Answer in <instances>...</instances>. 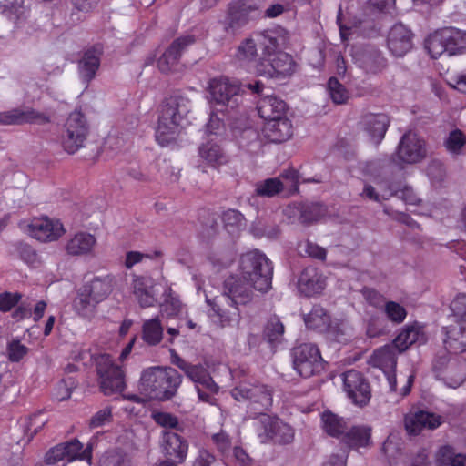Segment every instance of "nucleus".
Wrapping results in <instances>:
<instances>
[{
	"label": "nucleus",
	"instance_id": "obj_14",
	"mask_svg": "<svg viewBox=\"0 0 466 466\" xmlns=\"http://www.w3.org/2000/svg\"><path fill=\"white\" fill-rule=\"evenodd\" d=\"M28 234L42 242L57 240L66 232L64 225L59 219H53L46 216L34 218L27 224Z\"/></svg>",
	"mask_w": 466,
	"mask_h": 466
},
{
	"label": "nucleus",
	"instance_id": "obj_51",
	"mask_svg": "<svg viewBox=\"0 0 466 466\" xmlns=\"http://www.w3.org/2000/svg\"><path fill=\"white\" fill-rule=\"evenodd\" d=\"M327 90L331 101L336 105L346 104L350 99L349 90L335 76L329 79Z\"/></svg>",
	"mask_w": 466,
	"mask_h": 466
},
{
	"label": "nucleus",
	"instance_id": "obj_45",
	"mask_svg": "<svg viewBox=\"0 0 466 466\" xmlns=\"http://www.w3.org/2000/svg\"><path fill=\"white\" fill-rule=\"evenodd\" d=\"M134 295L140 307H153L157 299L153 285H148L144 279H137L134 284Z\"/></svg>",
	"mask_w": 466,
	"mask_h": 466
},
{
	"label": "nucleus",
	"instance_id": "obj_33",
	"mask_svg": "<svg viewBox=\"0 0 466 466\" xmlns=\"http://www.w3.org/2000/svg\"><path fill=\"white\" fill-rule=\"evenodd\" d=\"M359 66L369 75L381 73L387 66V60L376 48L365 49L358 58Z\"/></svg>",
	"mask_w": 466,
	"mask_h": 466
},
{
	"label": "nucleus",
	"instance_id": "obj_17",
	"mask_svg": "<svg viewBox=\"0 0 466 466\" xmlns=\"http://www.w3.org/2000/svg\"><path fill=\"white\" fill-rule=\"evenodd\" d=\"M444 349L452 354L466 352V320L454 319L441 328Z\"/></svg>",
	"mask_w": 466,
	"mask_h": 466
},
{
	"label": "nucleus",
	"instance_id": "obj_19",
	"mask_svg": "<svg viewBox=\"0 0 466 466\" xmlns=\"http://www.w3.org/2000/svg\"><path fill=\"white\" fill-rule=\"evenodd\" d=\"M161 450L167 458L166 461L174 464L182 463L187 455L188 443L181 435L170 431H165L161 440Z\"/></svg>",
	"mask_w": 466,
	"mask_h": 466
},
{
	"label": "nucleus",
	"instance_id": "obj_4",
	"mask_svg": "<svg viewBox=\"0 0 466 466\" xmlns=\"http://www.w3.org/2000/svg\"><path fill=\"white\" fill-rule=\"evenodd\" d=\"M96 371L101 391L106 395L120 393L126 389L125 372L109 354H100L96 360Z\"/></svg>",
	"mask_w": 466,
	"mask_h": 466
},
{
	"label": "nucleus",
	"instance_id": "obj_8",
	"mask_svg": "<svg viewBox=\"0 0 466 466\" xmlns=\"http://www.w3.org/2000/svg\"><path fill=\"white\" fill-rule=\"evenodd\" d=\"M89 127L84 114L79 110L72 112L65 124L62 135V146L68 154H75L81 147L88 136Z\"/></svg>",
	"mask_w": 466,
	"mask_h": 466
},
{
	"label": "nucleus",
	"instance_id": "obj_1",
	"mask_svg": "<svg viewBox=\"0 0 466 466\" xmlns=\"http://www.w3.org/2000/svg\"><path fill=\"white\" fill-rule=\"evenodd\" d=\"M182 383V376L171 367L155 366L144 370L138 388L150 400L167 401L176 396Z\"/></svg>",
	"mask_w": 466,
	"mask_h": 466
},
{
	"label": "nucleus",
	"instance_id": "obj_5",
	"mask_svg": "<svg viewBox=\"0 0 466 466\" xmlns=\"http://www.w3.org/2000/svg\"><path fill=\"white\" fill-rule=\"evenodd\" d=\"M232 397L238 401H247V408L254 415L261 416L268 410L273 402L272 390L261 383L243 382L231 391Z\"/></svg>",
	"mask_w": 466,
	"mask_h": 466
},
{
	"label": "nucleus",
	"instance_id": "obj_62",
	"mask_svg": "<svg viewBox=\"0 0 466 466\" xmlns=\"http://www.w3.org/2000/svg\"><path fill=\"white\" fill-rule=\"evenodd\" d=\"M362 295L367 303L376 309H383L386 301L385 297L372 288H364Z\"/></svg>",
	"mask_w": 466,
	"mask_h": 466
},
{
	"label": "nucleus",
	"instance_id": "obj_60",
	"mask_svg": "<svg viewBox=\"0 0 466 466\" xmlns=\"http://www.w3.org/2000/svg\"><path fill=\"white\" fill-rule=\"evenodd\" d=\"M454 319L466 320V293L458 294L451 303Z\"/></svg>",
	"mask_w": 466,
	"mask_h": 466
},
{
	"label": "nucleus",
	"instance_id": "obj_59",
	"mask_svg": "<svg viewBox=\"0 0 466 466\" xmlns=\"http://www.w3.org/2000/svg\"><path fill=\"white\" fill-rule=\"evenodd\" d=\"M299 248H300L301 252H304L305 255L311 258L322 261L326 259V249L318 244L311 242L310 240H306L303 244H299Z\"/></svg>",
	"mask_w": 466,
	"mask_h": 466
},
{
	"label": "nucleus",
	"instance_id": "obj_13",
	"mask_svg": "<svg viewBox=\"0 0 466 466\" xmlns=\"http://www.w3.org/2000/svg\"><path fill=\"white\" fill-rule=\"evenodd\" d=\"M255 41L261 51V56H272L282 51L289 41V34L281 26L254 32Z\"/></svg>",
	"mask_w": 466,
	"mask_h": 466
},
{
	"label": "nucleus",
	"instance_id": "obj_34",
	"mask_svg": "<svg viewBox=\"0 0 466 466\" xmlns=\"http://www.w3.org/2000/svg\"><path fill=\"white\" fill-rule=\"evenodd\" d=\"M425 341L426 336L423 327L420 323L414 322L405 326L402 331L396 337L394 343L400 351H404L415 343L422 344Z\"/></svg>",
	"mask_w": 466,
	"mask_h": 466
},
{
	"label": "nucleus",
	"instance_id": "obj_23",
	"mask_svg": "<svg viewBox=\"0 0 466 466\" xmlns=\"http://www.w3.org/2000/svg\"><path fill=\"white\" fill-rule=\"evenodd\" d=\"M196 41L194 35H188L175 39L157 60V66L163 73H169L181 57L183 51Z\"/></svg>",
	"mask_w": 466,
	"mask_h": 466
},
{
	"label": "nucleus",
	"instance_id": "obj_64",
	"mask_svg": "<svg viewBox=\"0 0 466 466\" xmlns=\"http://www.w3.org/2000/svg\"><path fill=\"white\" fill-rule=\"evenodd\" d=\"M65 447L62 443L56 445L55 447L49 449L45 454L44 461L47 465H54L58 463L59 461L66 460L65 451Z\"/></svg>",
	"mask_w": 466,
	"mask_h": 466
},
{
	"label": "nucleus",
	"instance_id": "obj_24",
	"mask_svg": "<svg viewBox=\"0 0 466 466\" xmlns=\"http://www.w3.org/2000/svg\"><path fill=\"white\" fill-rule=\"evenodd\" d=\"M104 46L97 43L86 48L78 63L79 74L83 82L88 84L96 76L101 64Z\"/></svg>",
	"mask_w": 466,
	"mask_h": 466
},
{
	"label": "nucleus",
	"instance_id": "obj_50",
	"mask_svg": "<svg viewBox=\"0 0 466 466\" xmlns=\"http://www.w3.org/2000/svg\"><path fill=\"white\" fill-rule=\"evenodd\" d=\"M284 185L279 177H271L256 184L255 193L258 197L273 198L282 192Z\"/></svg>",
	"mask_w": 466,
	"mask_h": 466
},
{
	"label": "nucleus",
	"instance_id": "obj_58",
	"mask_svg": "<svg viewBox=\"0 0 466 466\" xmlns=\"http://www.w3.org/2000/svg\"><path fill=\"white\" fill-rule=\"evenodd\" d=\"M23 294L15 291H4L0 293V312L7 313L15 309L16 305L21 301Z\"/></svg>",
	"mask_w": 466,
	"mask_h": 466
},
{
	"label": "nucleus",
	"instance_id": "obj_18",
	"mask_svg": "<svg viewBox=\"0 0 466 466\" xmlns=\"http://www.w3.org/2000/svg\"><path fill=\"white\" fill-rule=\"evenodd\" d=\"M252 286L244 279L231 276L225 280L222 299L226 304H233L237 307L247 305L252 300Z\"/></svg>",
	"mask_w": 466,
	"mask_h": 466
},
{
	"label": "nucleus",
	"instance_id": "obj_27",
	"mask_svg": "<svg viewBox=\"0 0 466 466\" xmlns=\"http://www.w3.org/2000/svg\"><path fill=\"white\" fill-rule=\"evenodd\" d=\"M325 287V277L316 268H304L299 278V290L306 297L320 294Z\"/></svg>",
	"mask_w": 466,
	"mask_h": 466
},
{
	"label": "nucleus",
	"instance_id": "obj_35",
	"mask_svg": "<svg viewBox=\"0 0 466 466\" xmlns=\"http://www.w3.org/2000/svg\"><path fill=\"white\" fill-rule=\"evenodd\" d=\"M83 288L92 296L95 303L104 301L113 290L114 277L106 275L104 277H95L90 281L84 283Z\"/></svg>",
	"mask_w": 466,
	"mask_h": 466
},
{
	"label": "nucleus",
	"instance_id": "obj_16",
	"mask_svg": "<svg viewBox=\"0 0 466 466\" xmlns=\"http://www.w3.org/2000/svg\"><path fill=\"white\" fill-rule=\"evenodd\" d=\"M258 9L255 3L249 0H233L228 5L224 20L225 30H236L246 25L250 14Z\"/></svg>",
	"mask_w": 466,
	"mask_h": 466
},
{
	"label": "nucleus",
	"instance_id": "obj_53",
	"mask_svg": "<svg viewBox=\"0 0 466 466\" xmlns=\"http://www.w3.org/2000/svg\"><path fill=\"white\" fill-rule=\"evenodd\" d=\"M465 145L466 136L458 128L450 132L447 138L444 140L446 150L452 156L461 155Z\"/></svg>",
	"mask_w": 466,
	"mask_h": 466
},
{
	"label": "nucleus",
	"instance_id": "obj_47",
	"mask_svg": "<svg viewBox=\"0 0 466 466\" xmlns=\"http://www.w3.org/2000/svg\"><path fill=\"white\" fill-rule=\"evenodd\" d=\"M62 445L66 448V461H73L76 460L91 461L92 450L90 447L84 449L83 444L77 440L73 439L69 441L63 442Z\"/></svg>",
	"mask_w": 466,
	"mask_h": 466
},
{
	"label": "nucleus",
	"instance_id": "obj_36",
	"mask_svg": "<svg viewBox=\"0 0 466 466\" xmlns=\"http://www.w3.org/2000/svg\"><path fill=\"white\" fill-rule=\"evenodd\" d=\"M258 45L255 41L254 33L249 37H247L239 44L237 52L236 59L241 64L249 66L254 64V67L260 59L258 56Z\"/></svg>",
	"mask_w": 466,
	"mask_h": 466
},
{
	"label": "nucleus",
	"instance_id": "obj_28",
	"mask_svg": "<svg viewBox=\"0 0 466 466\" xmlns=\"http://www.w3.org/2000/svg\"><path fill=\"white\" fill-rule=\"evenodd\" d=\"M265 137L272 143H282L289 139L293 134V126L286 115L265 122L263 127Z\"/></svg>",
	"mask_w": 466,
	"mask_h": 466
},
{
	"label": "nucleus",
	"instance_id": "obj_56",
	"mask_svg": "<svg viewBox=\"0 0 466 466\" xmlns=\"http://www.w3.org/2000/svg\"><path fill=\"white\" fill-rule=\"evenodd\" d=\"M224 228L228 233L238 231L244 221V216L237 209H228L222 214Z\"/></svg>",
	"mask_w": 466,
	"mask_h": 466
},
{
	"label": "nucleus",
	"instance_id": "obj_52",
	"mask_svg": "<svg viewBox=\"0 0 466 466\" xmlns=\"http://www.w3.org/2000/svg\"><path fill=\"white\" fill-rule=\"evenodd\" d=\"M180 310V300L172 294L171 289H167L164 292V301L160 304L161 315L167 319H171L177 316Z\"/></svg>",
	"mask_w": 466,
	"mask_h": 466
},
{
	"label": "nucleus",
	"instance_id": "obj_30",
	"mask_svg": "<svg viewBox=\"0 0 466 466\" xmlns=\"http://www.w3.org/2000/svg\"><path fill=\"white\" fill-rule=\"evenodd\" d=\"M371 428L366 425H357L347 429L341 438V443L350 449L358 451L372 445Z\"/></svg>",
	"mask_w": 466,
	"mask_h": 466
},
{
	"label": "nucleus",
	"instance_id": "obj_61",
	"mask_svg": "<svg viewBox=\"0 0 466 466\" xmlns=\"http://www.w3.org/2000/svg\"><path fill=\"white\" fill-rule=\"evenodd\" d=\"M112 408L106 407L96 412L89 420L88 426L90 429H96L106 425L112 420Z\"/></svg>",
	"mask_w": 466,
	"mask_h": 466
},
{
	"label": "nucleus",
	"instance_id": "obj_3",
	"mask_svg": "<svg viewBox=\"0 0 466 466\" xmlns=\"http://www.w3.org/2000/svg\"><path fill=\"white\" fill-rule=\"evenodd\" d=\"M239 272L242 279L249 283L254 289L264 293L271 289L273 265L268 258L258 249L241 255Z\"/></svg>",
	"mask_w": 466,
	"mask_h": 466
},
{
	"label": "nucleus",
	"instance_id": "obj_57",
	"mask_svg": "<svg viewBox=\"0 0 466 466\" xmlns=\"http://www.w3.org/2000/svg\"><path fill=\"white\" fill-rule=\"evenodd\" d=\"M323 215L322 206L319 204H311L302 207L299 221L304 225H309L318 221Z\"/></svg>",
	"mask_w": 466,
	"mask_h": 466
},
{
	"label": "nucleus",
	"instance_id": "obj_39",
	"mask_svg": "<svg viewBox=\"0 0 466 466\" xmlns=\"http://www.w3.org/2000/svg\"><path fill=\"white\" fill-rule=\"evenodd\" d=\"M199 157L213 167H219L228 162V157L221 147L213 142L203 143L198 148Z\"/></svg>",
	"mask_w": 466,
	"mask_h": 466
},
{
	"label": "nucleus",
	"instance_id": "obj_54",
	"mask_svg": "<svg viewBox=\"0 0 466 466\" xmlns=\"http://www.w3.org/2000/svg\"><path fill=\"white\" fill-rule=\"evenodd\" d=\"M382 309L387 319L396 325L403 323L408 315L407 309L393 300L387 301Z\"/></svg>",
	"mask_w": 466,
	"mask_h": 466
},
{
	"label": "nucleus",
	"instance_id": "obj_9",
	"mask_svg": "<svg viewBox=\"0 0 466 466\" xmlns=\"http://www.w3.org/2000/svg\"><path fill=\"white\" fill-rule=\"evenodd\" d=\"M255 70L258 76L283 79L295 73L296 62L291 55L282 50L272 56H260Z\"/></svg>",
	"mask_w": 466,
	"mask_h": 466
},
{
	"label": "nucleus",
	"instance_id": "obj_63",
	"mask_svg": "<svg viewBox=\"0 0 466 466\" xmlns=\"http://www.w3.org/2000/svg\"><path fill=\"white\" fill-rule=\"evenodd\" d=\"M455 449L451 445L441 446L435 453L436 466H451Z\"/></svg>",
	"mask_w": 466,
	"mask_h": 466
},
{
	"label": "nucleus",
	"instance_id": "obj_26",
	"mask_svg": "<svg viewBox=\"0 0 466 466\" xmlns=\"http://www.w3.org/2000/svg\"><path fill=\"white\" fill-rule=\"evenodd\" d=\"M390 124V117L382 113L365 114L362 116L360 121V125L361 126L362 129L369 135L370 139L376 145H379L383 140Z\"/></svg>",
	"mask_w": 466,
	"mask_h": 466
},
{
	"label": "nucleus",
	"instance_id": "obj_10",
	"mask_svg": "<svg viewBox=\"0 0 466 466\" xmlns=\"http://www.w3.org/2000/svg\"><path fill=\"white\" fill-rule=\"evenodd\" d=\"M426 156V141L418 134L410 130L401 137L392 157L393 159L396 157L397 163L400 165H412L421 162Z\"/></svg>",
	"mask_w": 466,
	"mask_h": 466
},
{
	"label": "nucleus",
	"instance_id": "obj_29",
	"mask_svg": "<svg viewBox=\"0 0 466 466\" xmlns=\"http://www.w3.org/2000/svg\"><path fill=\"white\" fill-rule=\"evenodd\" d=\"M441 424V416L424 410H419L405 418V428L413 435L420 434L424 429L434 430Z\"/></svg>",
	"mask_w": 466,
	"mask_h": 466
},
{
	"label": "nucleus",
	"instance_id": "obj_55",
	"mask_svg": "<svg viewBox=\"0 0 466 466\" xmlns=\"http://www.w3.org/2000/svg\"><path fill=\"white\" fill-rule=\"evenodd\" d=\"M29 352V348L22 344L17 339H13L7 342L6 356L10 362L17 363L21 361Z\"/></svg>",
	"mask_w": 466,
	"mask_h": 466
},
{
	"label": "nucleus",
	"instance_id": "obj_7",
	"mask_svg": "<svg viewBox=\"0 0 466 466\" xmlns=\"http://www.w3.org/2000/svg\"><path fill=\"white\" fill-rule=\"evenodd\" d=\"M258 422V437L262 443L286 445L293 441L294 429L278 417L262 414Z\"/></svg>",
	"mask_w": 466,
	"mask_h": 466
},
{
	"label": "nucleus",
	"instance_id": "obj_31",
	"mask_svg": "<svg viewBox=\"0 0 466 466\" xmlns=\"http://www.w3.org/2000/svg\"><path fill=\"white\" fill-rule=\"evenodd\" d=\"M257 109L259 116L265 122H268L286 115L287 105L283 100L273 95H266L258 100Z\"/></svg>",
	"mask_w": 466,
	"mask_h": 466
},
{
	"label": "nucleus",
	"instance_id": "obj_20",
	"mask_svg": "<svg viewBox=\"0 0 466 466\" xmlns=\"http://www.w3.org/2000/svg\"><path fill=\"white\" fill-rule=\"evenodd\" d=\"M50 122V116L34 108L25 109L13 108L8 111L0 113V124L5 126L36 124L44 125Z\"/></svg>",
	"mask_w": 466,
	"mask_h": 466
},
{
	"label": "nucleus",
	"instance_id": "obj_38",
	"mask_svg": "<svg viewBox=\"0 0 466 466\" xmlns=\"http://www.w3.org/2000/svg\"><path fill=\"white\" fill-rule=\"evenodd\" d=\"M321 423L323 431L330 437L340 439L348 429L347 421L344 418L325 410L321 414Z\"/></svg>",
	"mask_w": 466,
	"mask_h": 466
},
{
	"label": "nucleus",
	"instance_id": "obj_44",
	"mask_svg": "<svg viewBox=\"0 0 466 466\" xmlns=\"http://www.w3.org/2000/svg\"><path fill=\"white\" fill-rule=\"evenodd\" d=\"M380 193H377L370 185H365L362 195L370 200L380 202L381 199L387 200L399 191V187L390 183L388 180L376 182Z\"/></svg>",
	"mask_w": 466,
	"mask_h": 466
},
{
	"label": "nucleus",
	"instance_id": "obj_15",
	"mask_svg": "<svg viewBox=\"0 0 466 466\" xmlns=\"http://www.w3.org/2000/svg\"><path fill=\"white\" fill-rule=\"evenodd\" d=\"M369 363L381 370L387 378L391 391H397V354L394 347L385 345L374 350Z\"/></svg>",
	"mask_w": 466,
	"mask_h": 466
},
{
	"label": "nucleus",
	"instance_id": "obj_43",
	"mask_svg": "<svg viewBox=\"0 0 466 466\" xmlns=\"http://www.w3.org/2000/svg\"><path fill=\"white\" fill-rule=\"evenodd\" d=\"M98 303H95L92 296L81 286L73 300V309L76 314L83 318H90L94 315Z\"/></svg>",
	"mask_w": 466,
	"mask_h": 466
},
{
	"label": "nucleus",
	"instance_id": "obj_37",
	"mask_svg": "<svg viewBox=\"0 0 466 466\" xmlns=\"http://www.w3.org/2000/svg\"><path fill=\"white\" fill-rule=\"evenodd\" d=\"M441 30L449 56L461 54L466 51V31L453 26L443 27Z\"/></svg>",
	"mask_w": 466,
	"mask_h": 466
},
{
	"label": "nucleus",
	"instance_id": "obj_41",
	"mask_svg": "<svg viewBox=\"0 0 466 466\" xmlns=\"http://www.w3.org/2000/svg\"><path fill=\"white\" fill-rule=\"evenodd\" d=\"M164 328L159 316L147 319L142 324L141 338L148 346L158 345L163 339Z\"/></svg>",
	"mask_w": 466,
	"mask_h": 466
},
{
	"label": "nucleus",
	"instance_id": "obj_2",
	"mask_svg": "<svg viewBox=\"0 0 466 466\" xmlns=\"http://www.w3.org/2000/svg\"><path fill=\"white\" fill-rule=\"evenodd\" d=\"M189 101L181 96H172L161 105L156 140L166 147L176 140L183 117L188 112Z\"/></svg>",
	"mask_w": 466,
	"mask_h": 466
},
{
	"label": "nucleus",
	"instance_id": "obj_32",
	"mask_svg": "<svg viewBox=\"0 0 466 466\" xmlns=\"http://www.w3.org/2000/svg\"><path fill=\"white\" fill-rule=\"evenodd\" d=\"M96 244L94 235L86 232L76 233L66 244V252L69 256L90 255Z\"/></svg>",
	"mask_w": 466,
	"mask_h": 466
},
{
	"label": "nucleus",
	"instance_id": "obj_48",
	"mask_svg": "<svg viewBox=\"0 0 466 466\" xmlns=\"http://www.w3.org/2000/svg\"><path fill=\"white\" fill-rule=\"evenodd\" d=\"M218 215L209 209H200L198 212V222L201 226L200 232L203 237H212L218 229Z\"/></svg>",
	"mask_w": 466,
	"mask_h": 466
},
{
	"label": "nucleus",
	"instance_id": "obj_21",
	"mask_svg": "<svg viewBox=\"0 0 466 466\" xmlns=\"http://www.w3.org/2000/svg\"><path fill=\"white\" fill-rule=\"evenodd\" d=\"M303 320L308 329L334 335L339 332V324L332 321L330 314L320 305H314L308 313H303Z\"/></svg>",
	"mask_w": 466,
	"mask_h": 466
},
{
	"label": "nucleus",
	"instance_id": "obj_42",
	"mask_svg": "<svg viewBox=\"0 0 466 466\" xmlns=\"http://www.w3.org/2000/svg\"><path fill=\"white\" fill-rule=\"evenodd\" d=\"M185 374L194 381L197 386L201 385L212 393H217L218 391V386L215 383L207 369L202 365L189 364Z\"/></svg>",
	"mask_w": 466,
	"mask_h": 466
},
{
	"label": "nucleus",
	"instance_id": "obj_49",
	"mask_svg": "<svg viewBox=\"0 0 466 466\" xmlns=\"http://www.w3.org/2000/svg\"><path fill=\"white\" fill-rule=\"evenodd\" d=\"M425 48L433 59H437L444 53L448 54V48L441 28L436 30L427 37L425 40Z\"/></svg>",
	"mask_w": 466,
	"mask_h": 466
},
{
	"label": "nucleus",
	"instance_id": "obj_11",
	"mask_svg": "<svg viewBox=\"0 0 466 466\" xmlns=\"http://www.w3.org/2000/svg\"><path fill=\"white\" fill-rule=\"evenodd\" d=\"M208 92L211 99L218 105L235 108L241 99L242 86L235 80L226 76L215 77L208 82Z\"/></svg>",
	"mask_w": 466,
	"mask_h": 466
},
{
	"label": "nucleus",
	"instance_id": "obj_40",
	"mask_svg": "<svg viewBox=\"0 0 466 466\" xmlns=\"http://www.w3.org/2000/svg\"><path fill=\"white\" fill-rule=\"evenodd\" d=\"M99 466H135L132 453L121 448L106 451L99 459Z\"/></svg>",
	"mask_w": 466,
	"mask_h": 466
},
{
	"label": "nucleus",
	"instance_id": "obj_46",
	"mask_svg": "<svg viewBox=\"0 0 466 466\" xmlns=\"http://www.w3.org/2000/svg\"><path fill=\"white\" fill-rule=\"evenodd\" d=\"M285 328L279 318L276 315L271 316L264 328V339L272 346L281 343L283 341Z\"/></svg>",
	"mask_w": 466,
	"mask_h": 466
},
{
	"label": "nucleus",
	"instance_id": "obj_22",
	"mask_svg": "<svg viewBox=\"0 0 466 466\" xmlns=\"http://www.w3.org/2000/svg\"><path fill=\"white\" fill-rule=\"evenodd\" d=\"M211 309L209 310V318L211 321L220 328L231 327L238 324L240 319V312L238 307L233 304H226L225 300L214 299L208 301Z\"/></svg>",
	"mask_w": 466,
	"mask_h": 466
},
{
	"label": "nucleus",
	"instance_id": "obj_6",
	"mask_svg": "<svg viewBox=\"0 0 466 466\" xmlns=\"http://www.w3.org/2000/svg\"><path fill=\"white\" fill-rule=\"evenodd\" d=\"M294 370L304 378L321 373L325 369L319 347L311 342L300 343L291 350Z\"/></svg>",
	"mask_w": 466,
	"mask_h": 466
},
{
	"label": "nucleus",
	"instance_id": "obj_12",
	"mask_svg": "<svg viewBox=\"0 0 466 466\" xmlns=\"http://www.w3.org/2000/svg\"><path fill=\"white\" fill-rule=\"evenodd\" d=\"M343 389L349 399L355 405L363 407L370 400V386L365 376L356 370H347L342 374Z\"/></svg>",
	"mask_w": 466,
	"mask_h": 466
},
{
	"label": "nucleus",
	"instance_id": "obj_25",
	"mask_svg": "<svg viewBox=\"0 0 466 466\" xmlns=\"http://www.w3.org/2000/svg\"><path fill=\"white\" fill-rule=\"evenodd\" d=\"M387 44L393 56H403L412 47V33L402 24H396L389 32Z\"/></svg>",
	"mask_w": 466,
	"mask_h": 466
}]
</instances>
